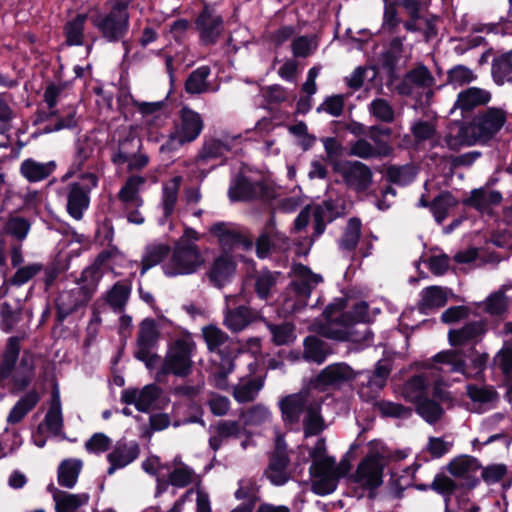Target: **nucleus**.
I'll return each mask as SVG.
<instances>
[{
    "instance_id": "obj_56",
    "label": "nucleus",
    "mask_w": 512,
    "mask_h": 512,
    "mask_svg": "<svg viewBox=\"0 0 512 512\" xmlns=\"http://www.w3.org/2000/svg\"><path fill=\"white\" fill-rule=\"evenodd\" d=\"M239 430V424L235 421L219 422L214 428L215 434L209 440L211 448L217 451L224 440L236 437L239 434Z\"/></svg>"
},
{
    "instance_id": "obj_28",
    "label": "nucleus",
    "mask_w": 512,
    "mask_h": 512,
    "mask_svg": "<svg viewBox=\"0 0 512 512\" xmlns=\"http://www.w3.org/2000/svg\"><path fill=\"white\" fill-rule=\"evenodd\" d=\"M146 179L140 175H131L119 190L117 197L125 205L126 210L130 207H141L143 199L139 195V189Z\"/></svg>"
},
{
    "instance_id": "obj_36",
    "label": "nucleus",
    "mask_w": 512,
    "mask_h": 512,
    "mask_svg": "<svg viewBox=\"0 0 512 512\" xmlns=\"http://www.w3.org/2000/svg\"><path fill=\"white\" fill-rule=\"evenodd\" d=\"M132 290L130 282L117 281L106 293L107 304L116 313H122L128 303Z\"/></svg>"
},
{
    "instance_id": "obj_55",
    "label": "nucleus",
    "mask_w": 512,
    "mask_h": 512,
    "mask_svg": "<svg viewBox=\"0 0 512 512\" xmlns=\"http://www.w3.org/2000/svg\"><path fill=\"white\" fill-rule=\"evenodd\" d=\"M491 367L498 368L505 379L512 382V341H506L503 344L502 348L493 357Z\"/></svg>"
},
{
    "instance_id": "obj_16",
    "label": "nucleus",
    "mask_w": 512,
    "mask_h": 512,
    "mask_svg": "<svg viewBox=\"0 0 512 512\" xmlns=\"http://www.w3.org/2000/svg\"><path fill=\"white\" fill-rule=\"evenodd\" d=\"M179 118V128L170 135L167 146H172L175 142L179 145L193 142L199 137L204 128L201 115L188 106H183L180 109Z\"/></svg>"
},
{
    "instance_id": "obj_7",
    "label": "nucleus",
    "mask_w": 512,
    "mask_h": 512,
    "mask_svg": "<svg viewBox=\"0 0 512 512\" xmlns=\"http://www.w3.org/2000/svg\"><path fill=\"white\" fill-rule=\"evenodd\" d=\"M160 339V331L153 318H145L139 324L134 358L143 362L147 370H153L160 360V355L153 350Z\"/></svg>"
},
{
    "instance_id": "obj_6",
    "label": "nucleus",
    "mask_w": 512,
    "mask_h": 512,
    "mask_svg": "<svg viewBox=\"0 0 512 512\" xmlns=\"http://www.w3.org/2000/svg\"><path fill=\"white\" fill-rule=\"evenodd\" d=\"M89 20L101 38L111 44L122 41L130 28L129 11L112 5L108 12H98L90 16Z\"/></svg>"
},
{
    "instance_id": "obj_27",
    "label": "nucleus",
    "mask_w": 512,
    "mask_h": 512,
    "mask_svg": "<svg viewBox=\"0 0 512 512\" xmlns=\"http://www.w3.org/2000/svg\"><path fill=\"white\" fill-rule=\"evenodd\" d=\"M316 400L309 390L300 392L299 394L289 395L281 400V410L291 421L299 419L301 413L306 410L310 403Z\"/></svg>"
},
{
    "instance_id": "obj_39",
    "label": "nucleus",
    "mask_w": 512,
    "mask_h": 512,
    "mask_svg": "<svg viewBox=\"0 0 512 512\" xmlns=\"http://www.w3.org/2000/svg\"><path fill=\"white\" fill-rule=\"evenodd\" d=\"M56 512H77L89 500L87 494H71L55 489L53 492Z\"/></svg>"
},
{
    "instance_id": "obj_22",
    "label": "nucleus",
    "mask_w": 512,
    "mask_h": 512,
    "mask_svg": "<svg viewBox=\"0 0 512 512\" xmlns=\"http://www.w3.org/2000/svg\"><path fill=\"white\" fill-rule=\"evenodd\" d=\"M237 263L232 254L223 253L216 257L208 272L210 282L217 288L224 287L234 276Z\"/></svg>"
},
{
    "instance_id": "obj_44",
    "label": "nucleus",
    "mask_w": 512,
    "mask_h": 512,
    "mask_svg": "<svg viewBox=\"0 0 512 512\" xmlns=\"http://www.w3.org/2000/svg\"><path fill=\"white\" fill-rule=\"evenodd\" d=\"M211 73L209 66L203 65L193 70L184 83L185 91L188 94H202L208 90L207 78Z\"/></svg>"
},
{
    "instance_id": "obj_47",
    "label": "nucleus",
    "mask_w": 512,
    "mask_h": 512,
    "mask_svg": "<svg viewBox=\"0 0 512 512\" xmlns=\"http://www.w3.org/2000/svg\"><path fill=\"white\" fill-rule=\"evenodd\" d=\"M491 73L497 85L505 81L512 83V52L503 53L493 59Z\"/></svg>"
},
{
    "instance_id": "obj_23",
    "label": "nucleus",
    "mask_w": 512,
    "mask_h": 512,
    "mask_svg": "<svg viewBox=\"0 0 512 512\" xmlns=\"http://www.w3.org/2000/svg\"><path fill=\"white\" fill-rule=\"evenodd\" d=\"M159 394L157 386L133 387L123 391L122 401L126 404H134L141 412H148Z\"/></svg>"
},
{
    "instance_id": "obj_62",
    "label": "nucleus",
    "mask_w": 512,
    "mask_h": 512,
    "mask_svg": "<svg viewBox=\"0 0 512 512\" xmlns=\"http://www.w3.org/2000/svg\"><path fill=\"white\" fill-rule=\"evenodd\" d=\"M406 78L413 83V85L420 88H429L434 83V77L430 70L423 64L411 69L406 73Z\"/></svg>"
},
{
    "instance_id": "obj_14",
    "label": "nucleus",
    "mask_w": 512,
    "mask_h": 512,
    "mask_svg": "<svg viewBox=\"0 0 512 512\" xmlns=\"http://www.w3.org/2000/svg\"><path fill=\"white\" fill-rule=\"evenodd\" d=\"M507 121L506 112L498 107H488L479 111L471 120L479 143L492 140Z\"/></svg>"
},
{
    "instance_id": "obj_3",
    "label": "nucleus",
    "mask_w": 512,
    "mask_h": 512,
    "mask_svg": "<svg viewBox=\"0 0 512 512\" xmlns=\"http://www.w3.org/2000/svg\"><path fill=\"white\" fill-rule=\"evenodd\" d=\"M197 354V344L190 334L178 337L167 345L165 356L148 370L154 376L155 383L161 384L172 375L176 378H187L193 372V358Z\"/></svg>"
},
{
    "instance_id": "obj_50",
    "label": "nucleus",
    "mask_w": 512,
    "mask_h": 512,
    "mask_svg": "<svg viewBox=\"0 0 512 512\" xmlns=\"http://www.w3.org/2000/svg\"><path fill=\"white\" fill-rule=\"evenodd\" d=\"M82 462L76 459L64 460L58 468V482L61 486L72 488L77 482Z\"/></svg>"
},
{
    "instance_id": "obj_21",
    "label": "nucleus",
    "mask_w": 512,
    "mask_h": 512,
    "mask_svg": "<svg viewBox=\"0 0 512 512\" xmlns=\"http://www.w3.org/2000/svg\"><path fill=\"white\" fill-rule=\"evenodd\" d=\"M486 323L482 320L470 321L459 329L448 332V341L452 347H461L467 344H477L486 333Z\"/></svg>"
},
{
    "instance_id": "obj_2",
    "label": "nucleus",
    "mask_w": 512,
    "mask_h": 512,
    "mask_svg": "<svg viewBox=\"0 0 512 512\" xmlns=\"http://www.w3.org/2000/svg\"><path fill=\"white\" fill-rule=\"evenodd\" d=\"M312 460L310 466L311 489L318 495H327L334 492L339 480L348 474L351 465L347 459L336 462L333 456L327 453L324 438L317 440L314 447L309 450Z\"/></svg>"
},
{
    "instance_id": "obj_31",
    "label": "nucleus",
    "mask_w": 512,
    "mask_h": 512,
    "mask_svg": "<svg viewBox=\"0 0 512 512\" xmlns=\"http://www.w3.org/2000/svg\"><path fill=\"white\" fill-rule=\"evenodd\" d=\"M491 99V94L478 87H470L461 91L454 104V109L459 108L462 112H468L475 107L487 104Z\"/></svg>"
},
{
    "instance_id": "obj_20",
    "label": "nucleus",
    "mask_w": 512,
    "mask_h": 512,
    "mask_svg": "<svg viewBox=\"0 0 512 512\" xmlns=\"http://www.w3.org/2000/svg\"><path fill=\"white\" fill-rule=\"evenodd\" d=\"M444 141L450 150L457 151L461 147L473 146L478 143L477 136L472 122H463L457 120L448 125V133L444 137Z\"/></svg>"
},
{
    "instance_id": "obj_45",
    "label": "nucleus",
    "mask_w": 512,
    "mask_h": 512,
    "mask_svg": "<svg viewBox=\"0 0 512 512\" xmlns=\"http://www.w3.org/2000/svg\"><path fill=\"white\" fill-rule=\"evenodd\" d=\"M391 370V362L381 359L375 364L373 370H358V375L362 379L358 384H385Z\"/></svg>"
},
{
    "instance_id": "obj_5",
    "label": "nucleus",
    "mask_w": 512,
    "mask_h": 512,
    "mask_svg": "<svg viewBox=\"0 0 512 512\" xmlns=\"http://www.w3.org/2000/svg\"><path fill=\"white\" fill-rule=\"evenodd\" d=\"M202 335L209 352L216 355L212 360L211 375L216 384H220L234 370V361L242 352L241 343L230 338L226 332L213 324L203 327Z\"/></svg>"
},
{
    "instance_id": "obj_38",
    "label": "nucleus",
    "mask_w": 512,
    "mask_h": 512,
    "mask_svg": "<svg viewBox=\"0 0 512 512\" xmlns=\"http://www.w3.org/2000/svg\"><path fill=\"white\" fill-rule=\"evenodd\" d=\"M447 303V295L442 287L430 286L421 293V299L417 304L418 311L427 315L434 308H440Z\"/></svg>"
},
{
    "instance_id": "obj_33",
    "label": "nucleus",
    "mask_w": 512,
    "mask_h": 512,
    "mask_svg": "<svg viewBox=\"0 0 512 512\" xmlns=\"http://www.w3.org/2000/svg\"><path fill=\"white\" fill-rule=\"evenodd\" d=\"M303 347V358L308 362L322 364L331 354L328 343L315 335L305 337Z\"/></svg>"
},
{
    "instance_id": "obj_63",
    "label": "nucleus",
    "mask_w": 512,
    "mask_h": 512,
    "mask_svg": "<svg viewBox=\"0 0 512 512\" xmlns=\"http://www.w3.org/2000/svg\"><path fill=\"white\" fill-rule=\"evenodd\" d=\"M398 4L395 1L386 3L384 7L383 13V22H382V30L388 32L389 34H394L397 32L399 24L402 22L398 16L397 11Z\"/></svg>"
},
{
    "instance_id": "obj_19",
    "label": "nucleus",
    "mask_w": 512,
    "mask_h": 512,
    "mask_svg": "<svg viewBox=\"0 0 512 512\" xmlns=\"http://www.w3.org/2000/svg\"><path fill=\"white\" fill-rule=\"evenodd\" d=\"M360 380L358 371H355L346 362H337L326 366L308 384H344Z\"/></svg>"
},
{
    "instance_id": "obj_11",
    "label": "nucleus",
    "mask_w": 512,
    "mask_h": 512,
    "mask_svg": "<svg viewBox=\"0 0 512 512\" xmlns=\"http://www.w3.org/2000/svg\"><path fill=\"white\" fill-rule=\"evenodd\" d=\"M432 386H398L396 393L407 402L416 406L417 412L428 422H436L442 415V409L434 399H430Z\"/></svg>"
},
{
    "instance_id": "obj_43",
    "label": "nucleus",
    "mask_w": 512,
    "mask_h": 512,
    "mask_svg": "<svg viewBox=\"0 0 512 512\" xmlns=\"http://www.w3.org/2000/svg\"><path fill=\"white\" fill-rule=\"evenodd\" d=\"M23 305L17 300L14 305L5 301L0 306V328L5 333L13 331L14 327L22 319Z\"/></svg>"
},
{
    "instance_id": "obj_58",
    "label": "nucleus",
    "mask_w": 512,
    "mask_h": 512,
    "mask_svg": "<svg viewBox=\"0 0 512 512\" xmlns=\"http://www.w3.org/2000/svg\"><path fill=\"white\" fill-rule=\"evenodd\" d=\"M94 147L88 141H77L75 145L74 159L66 177H71L77 171L83 169L86 161L92 156Z\"/></svg>"
},
{
    "instance_id": "obj_12",
    "label": "nucleus",
    "mask_w": 512,
    "mask_h": 512,
    "mask_svg": "<svg viewBox=\"0 0 512 512\" xmlns=\"http://www.w3.org/2000/svg\"><path fill=\"white\" fill-rule=\"evenodd\" d=\"M230 226H232L231 223L220 221L209 228V232L217 238L222 252L231 254L235 248L250 251L254 246V240L249 231Z\"/></svg>"
},
{
    "instance_id": "obj_18",
    "label": "nucleus",
    "mask_w": 512,
    "mask_h": 512,
    "mask_svg": "<svg viewBox=\"0 0 512 512\" xmlns=\"http://www.w3.org/2000/svg\"><path fill=\"white\" fill-rule=\"evenodd\" d=\"M289 463L290 459L287 455V446L284 437L277 434L274 450L270 456L265 475L274 485H283L290 479V473L287 470Z\"/></svg>"
},
{
    "instance_id": "obj_17",
    "label": "nucleus",
    "mask_w": 512,
    "mask_h": 512,
    "mask_svg": "<svg viewBox=\"0 0 512 512\" xmlns=\"http://www.w3.org/2000/svg\"><path fill=\"white\" fill-rule=\"evenodd\" d=\"M350 480L365 490H374L383 482V464L375 455L367 456L358 464Z\"/></svg>"
},
{
    "instance_id": "obj_1",
    "label": "nucleus",
    "mask_w": 512,
    "mask_h": 512,
    "mask_svg": "<svg viewBox=\"0 0 512 512\" xmlns=\"http://www.w3.org/2000/svg\"><path fill=\"white\" fill-rule=\"evenodd\" d=\"M476 356L467 364L463 358L464 353L457 349H448L438 352L432 357V362L423 365L422 372L413 375L404 384H448V375L460 373L465 379L484 381V371L487 368L489 355L478 354L474 347L471 348Z\"/></svg>"
},
{
    "instance_id": "obj_26",
    "label": "nucleus",
    "mask_w": 512,
    "mask_h": 512,
    "mask_svg": "<svg viewBox=\"0 0 512 512\" xmlns=\"http://www.w3.org/2000/svg\"><path fill=\"white\" fill-rule=\"evenodd\" d=\"M503 200L502 193L493 190L487 192L484 187L475 188L470 192V196L462 200L463 205L474 208L476 211L487 212L492 206H498Z\"/></svg>"
},
{
    "instance_id": "obj_64",
    "label": "nucleus",
    "mask_w": 512,
    "mask_h": 512,
    "mask_svg": "<svg viewBox=\"0 0 512 512\" xmlns=\"http://www.w3.org/2000/svg\"><path fill=\"white\" fill-rule=\"evenodd\" d=\"M30 228L29 220L20 216L9 218L6 224L7 233L19 241H23L27 237Z\"/></svg>"
},
{
    "instance_id": "obj_4",
    "label": "nucleus",
    "mask_w": 512,
    "mask_h": 512,
    "mask_svg": "<svg viewBox=\"0 0 512 512\" xmlns=\"http://www.w3.org/2000/svg\"><path fill=\"white\" fill-rule=\"evenodd\" d=\"M23 337L11 336L0 354V384H31L35 377V355L30 350L21 353Z\"/></svg>"
},
{
    "instance_id": "obj_30",
    "label": "nucleus",
    "mask_w": 512,
    "mask_h": 512,
    "mask_svg": "<svg viewBox=\"0 0 512 512\" xmlns=\"http://www.w3.org/2000/svg\"><path fill=\"white\" fill-rule=\"evenodd\" d=\"M281 275L279 271H271L263 268L254 275V292L262 301H268L273 296L278 279Z\"/></svg>"
},
{
    "instance_id": "obj_59",
    "label": "nucleus",
    "mask_w": 512,
    "mask_h": 512,
    "mask_svg": "<svg viewBox=\"0 0 512 512\" xmlns=\"http://www.w3.org/2000/svg\"><path fill=\"white\" fill-rule=\"evenodd\" d=\"M370 113L384 123H392L395 119L393 107L383 98H376L370 103Z\"/></svg>"
},
{
    "instance_id": "obj_52",
    "label": "nucleus",
    "mask_w": 512,
    "mask_h": 512,
    "mask_svg": "<svg viewBox=\"0 0 512 512\" xmlns=\"http://www.w3.org/2000/svg\"><path fill=\"white\" fill-rule=\"evenodd\" d=\"M369 320V306L365 301H360L355 303L351 310L342 312L338 319L337 323L350 327L356 323H366Z\"/></svg>"
},
{
    "instance_id": "obj_48",
    "label": "nucleus",
    "mask_w": 512,
    "mask_h": 512,
    "mask_svg": "<svg viewBox=\"0 0 512 512\" xmlns=\"http://www.w3.org/2000/svg\"><path fill=\"white\" fill-rule=\"evenodd\" d=\"M320 408L321 402L318 400H313V403L307 406L306 417L303 421L305 436L318 435L325 428Z\"/></svg>"
},
{
    "instance_id": "obj_61",
    "label": "nucleus",
    "mask_w": 512,
    "mask_h": 512,
    "mask_svg": "<svg viewBox=\"0 0 512 512\" xmlns=\"http://www.w3.org/2000/svg\"><path fill=\"white\" fill-rule=\"evenodd\" d=\"M472 70L464 65H456L447 72V84L454 87L471 83L475 79Z\"/></svg>"
},
{
    "instance_id": "obj_40",
    "label": "nucleus",
    "mask_w": 512,
    "mask_h": 512,
    "mask_svg": "<svg viewBox=\"0 0 512 512\" xmlns=\"http://www.w3.org/2000/svg\"><path fill=\"white\" fill-rule=\"evenodd\" d=\"M88 19L87 13H78L73 19L66 22L63 28L65 44L67 46H82L84 43V28Z\"/></svg>"
},
{
    "instance_id": "obj_29",
    "label": "nucleus",
    "mask_w": 512,
    "mask_h": 512,
    "mask_svg": "<svg viewBox=\"0 0 512 512\" xmlns=\"http://www.w3.org/2000/svg\"><path fill=\"white\" fill-rule=\"evenodd\" d=\"M393 130L383 125H373L368 127L367 137L374 143V148L380 158H386L393 154L394 148L391 143Z\"/></svg>"
},
{
    "instance_id": "obj_51",
    "label": "nucleus",
    "mask_w": 512,
    "mask_h": 512,
    "mask_svg": "<svg viewBox=\"0 0 512 512\" xmlns=\"http://www.w3.org/2000/svg\"><path fill=\"white\" fill-rule=\"evenodd\" d=\"M171 248L167 244L148 246L141 261V275L161 263L170 254Z\"/></svg>"
},
{
    "instance_id": "obj_25",
    "label": "nucleus",
    "mask_w": 512,
    "mask_h": 512,
    "mask_svg": "<svg viewBox=\"0 0 512 512\" xmlns=\"http://www.w3.org/2000/svg\"><path fill=\"white\" fill-rule=\"evenodd\" d=\"M67 195V212L75 220L83 218L84 211L89 208L90 196L79 182L70 183Z\"/></svg>"
},
{
    "instance_id": "obj_13",
    "label": "nucleus",
    "mask_w": 512,
    "mask_h": 512,
    "mask_svg": "<svg viewBox=\"0 0 512 512\" xmlns=\"http://www.w3.org/2000/svg\"><path fill=\"white\" fill-rule=\"evenodd\" d=\"M272 189L263 180L251 181L244 173H237L231 180L228 196L232 202L252 201L271 197Z\"/></svg>"
},
{
    "instance_id": "obj_37",
    "label": "nucleus",
    "mask_w": 512,
    "mask_h": 512,
    "mask_svg": "<svg viewBox=\"0 0 512 512\" xmlns=\"http://www.w3.org/2000/svg\"><path fill=\"white\" fill-rule=\"evenodd\" d=\"M56 169V163L49 161L39 163L33 159H26L22 162L20 171L29 182H38L48 178Z\"/></svg>"
},
{
    "instance_id": "obj_49",
    "label": "nucleus",
    "mask_w": 512,
    "mask_h": 512,
    "mask_svg": "<svg viewBox=\"0 0 512 512\" xmlns=\"http://www.w3.org/2000/svg\"><path fill=\"white\" fill-rule=\"evenodd\" d=\"M181 182L182 177L175 176L171 179L170 183L163 186L162 208L165 219H168L174 213Z\"/></svg>"
},
{
    "instance_id": "obj_10",
    "label": "nucleus",
    "mask_w": 512,
    "mask_h": 512,
    "mask_svg": "<svg viewBox=\"0 0 512 512\" xmlns=\"http://www.w3.org/2000/svg\"><path fill=\"white\" fill-rule=\"evenodd\" d=\"M333 170L342 176L348 188L358 194L365 193L372 185L373 172L361 161H336L333 164Z\"/></svg>"
},
{
    "instance_id": "obj_8",
    "label": "nucleus",
    "mask_w": 512,
    "mask_h": 512,
    "mask_svg": "<svg viewBox=\"0 0 512 512\" xmlns=\"http://www.w3.org/2000/svg\"><path fill=\"white\" fill-rule=\"evenodd\" d=\"M95 291V285L85 284L60 293L54 300L56 325H62L68 316L85 307L92 299Z\"/></svg>"
},
{
    "instance_id": "obj_42",
    "label": "nucleus",
    "mask_w": 512,
    "mask_h": 512,
    "mask_svg": "<svg viewBox=\"0 0 512 512\" xmlns=\"http://www.w3.org/2000/svg\"><path fill=\"white\" fill-rule=\"evenodd\" d=\"M459 201L450 191H442L431 201V213L437 224L441 225L448 217L450 209L456 207Z\"/></svg>"
},
{
    "instance_id": "obj_60",
    "label": "nucleus",
    "mask_w": 512,
    "mask_h": 512,
    "mask_svg": "<svg viewBox=\"0 0 512 512\" xmlns=\"http://www.w3.org/2000/svg\"><path fill=\"white\" fill-rule=\"evenodd\" d=\"M42 270L43 265L41 263H32L24 267H19L14 275L8 279V283L12 286L24 285Z\"/></svg>"
},
{
    "instance_id": "obj_57",
    "label": "nucleus",
    "mask_w": 512,
    "mask_h": 512,
    "mask_svg": "<svg viewBox=\"0 0 512 512\" xmlns=\"http://www.w3.org/2000/svg\"><path fill=\"white\" fill-rule=\"evenodd\" d=\"M268 329L272 335V341L274 344L289 345L296 339L294 333L295 326L289 322H283L281 324H268Z\"/></svg>"
},
{
    "instance_id": "obj_35",
    "label": "nucleus",
    "mask_w": 512,
    "mask_h": 512,
    "mask_svg": "<svg viewBox=\"0 0 512 512\" xmlns=\"http://www.w3.org/2000/svg\"><path fill=\"white\" fill-rule=\"evenodd\" d=\"M41 398V394L36 389H31L25 393L11 409L7 422L15 425L23 420V418L37 405Z\"/></svg>"
},
{
    "instance_id": "obj_32",
    "label": "nucleus",
    "mask_w": 512,
    "mask_h": 512,
    "mask_svg": "<svg viewBox=\"0 0 512 512\" xmlns=\"http://www.w3.org/2000/svg\"><path fill=\"white\" fill-rule=\"evenodd\" d=\"M41 426H45L46 429L53 435H60L63 428V415L60 394L58 389L55 387L52 391L49 409L45 415L44 421Z\"/></svg>"
},
{
    "instance_id": "obj_9",
    "label": "nucleus",
    "mask_w": 512,
    "mask_h": 512,
    "mask_svg": "<svg viewBox=\"0 0 512 512\" xmlns=\"http://www.w3.org/2000/svg\"><path fill=\"white\" fill-rule=\"evenodd\" d=\"M194 28L198 32L202 46H214L225 30L223 16L216 13L213 5L204 3L194 20Z\"/></svg>"
},
{
    "instance_id": "obj_53",
    "label": "nucleus",
    "mask_w": 512,
    "mask_h": 512,
    "mask_svg": "<svg viewBox=\"0 0 512 512\" xmlns=\"http://www.w3.org/2000/svg\"><path fill=\"white\" fill-rule=\"evenodd\" d=\"M141 147L142 143L139 139L126 137L120 140L117 150L111 156L112 163L117 166L127 163L134 152H138Z\"/></svg>"
},
{
    "instance_id": "obj_46",
    "label": "nucleus",
    "mask_w": 512,
    "mask_h": 512,
    "mask_svg": "<svg viewBox=\"0 0 512 512\" xmlns=\"http://www.w3.org/2000/svg\"><path fill=\"white\" fill-rule=\"evenodd\" d=\"M252 322V311L249 307L240 305L228 310L224 318L225 326L233 331L239 332L245 329Z\"/></svg>"
},
{
    "instance_id": "obj_54",
    "label": "nucleus",
    "mask_w": 512,
    "mask_h": 512,
    "mask_svg": "<svg viewBox=\"0 0 512 512\" xmlns=\"http://www.w3.org/2000/svg\"><path fill=\"white\" fill-rule=\"evenodd\" d=\"M361 220L357 217H352L348 220L345 231L340 239V248L352 252L357 248L361 237Z\"/></svg>"
},
{
    "instance_id": "obj_24",
    "label": "nucleus",
    "mask_w": 512,
    "mask_h": 512,
    "mask_svg": "<svg viewBox=\"0 0 512 512\" xmlns=\"http://www.w3.org/2000/svg\"><path fill=\"white\" fill-rule=\"evenodd\" d=\"M139 445L135 442H117L113 450L108 454L110 463L108 474H113L117 469L124 468L132 463L139 455Z\"/></svg>"
},
{
    "instance_id": "obj_41",
    "label": "nucleus",
    "mask_w": 512,
    "mask_h": 512,
    "mask_svg": "<svg viewBox=\"0 0 512 512\" xmlns=\"http://www.w3.org/2000/svg\"><path fill=\"white\" fill-rule=\"evenodd\" d=\"M168 482L172 486L178 488H184L189 485H193L197 490L200 489L202 480L200 475L196 474L191 467L185 464H179L176 465L169 473Z\"/></svg>"
},
{
    "instance_id": "obj_15",
    "label": "nucleus",
    "mask_w": 512,
    "mask_h": 512,
    "mask_svg": "<svg viewBox=\"0 0 512 512\" xmlns=\"http://www.w3.org/2000/svg\"><path fill=\"white\" fill-rule=\"evenodd\" d=\"M204 263L203 256L199 247L193 243H176L172 256L171 264L174 271H165L167 276L189 275L195 273Z\"/></svg>"
},
{
    "instance_id": "obj_34",
    "label": "nucleus",
    "mask_w": 512,
    "mask_h": 512,
    "mask_svg": "<svg viewBox=\"0 0 512 512\" xmlns=\"http://www.w3.org/2000/svg\"><path fill=\"white\" fill-rule=\"evenodd\" d=\"M446 468L453 477L470 480L479 471L480 464L472 456L460 455L453 458Z\"/></svg>"
}]
</instances>
